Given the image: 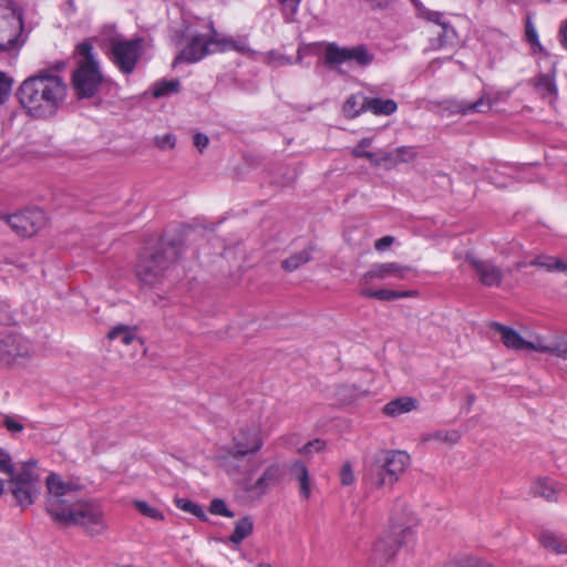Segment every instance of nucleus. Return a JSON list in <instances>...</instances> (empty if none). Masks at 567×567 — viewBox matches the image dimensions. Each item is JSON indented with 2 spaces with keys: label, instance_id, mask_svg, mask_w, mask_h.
<instances>
[{
  "label": "nucleus",
  "instance_id": "obj_1",
  "mask_svg": "<svg viewBox=\"0 0 567 567\" xmlns=\"http://www.w3.org/2000/svg\"><path fill=\"white\" fill-rule=\"evenodd\" d=\"M54 70H41L24 79L17 89V99L24 114L35 121L54 118L65 104L68 83Z\"/></svg>",
  "mask_w": 567,
  "mask_h": 567
},
{
  "label": "nucleus",
  "instance_id": "obj_2",
  "mask_svg": "<svg viewBox=\"0 0 567 567\" xmlns=\"http://www.w3.org/2000/svg\"><path fill=\"white\" fill-rule=\"evenodd\" d=\"M411 463L408 452L381 449L365 461L363 482L371 488L393 487Z\"/></svg>",
  "mask_w": 567,
  "mask_h": 567
},
{
  "label": "nucleus",
  "instance_id": "obj_3",
  "mask_svg": "<svg viewBox=\"0 0 567 567\" xmlns=\"http://www.w3.org/2000/svg\"><path fill=\"white\" fill-rule=\"evenodd\" d=\"M76 53L83 58L73 71V90L79 100L95 97L103 86L118 90L115 81L104 78L93 44L89 40L76 45Z\"/></svg>",
  "mask_w": 567,
  "mask_h": 567
},
{
  "label": "nucleus",
  "instance_id": "obj_4",
  "mask_svg": "<svg viewBox=\"0 0 567 567\" xmlns=\"http://www.w3.org/2000/svg\"><path fill=\"white\" fill-rule=\"evenodd\" d=\"M181 254V246L175 241L158 239L153 246L142 249L135 266L136 277L145 285L157 284L169 266Z\"/></svg>",
  "mask_w": 567,
  "mask_h": 567
},
{
  "label": "nucleus",
  "instance_id": "obj_5",
  "mask_svg": "<svg viewBox=\"0 0 567 567\" xmlns=\"http://www.w3.org/2000/svg\"><path fill=\"white\" fill-rule=\"evenodd\" d=\"M390 522V528L378 538L369 556L370 563L378 567H383L390 561L395 556L398 549L409 543L414 536L411 525L412 517L409 513H404L400 519L392 515Z\"/></svg>",
  "mask_w": 567,
  "mask_h": 567
},
{
  "label": "nucleus",
  "instance_id": "obj_6",
  "mask_svg": "<svg viewBox=\"0 0 567 567\" xmlns=\"http://www.w3.org/2000/svg\"><path fill=\"white\" fill-rule=\"evenodd\" d=\"M227 50L243 51L244 47L238 45L234 39L219 34L210 22L209 32L207 34H193L185 48L175 58L174 64L182 62L196 63L207 54Z\"/></svg>",
  "mask_w": 567,
  "mask_h": 567
},
{
  "label": "nucleus",
  "instance_id": "obj_7",
  "mask_svg": "<svg viewBox=\"0 0 567 567\" xmlns=\"http://www.w3.org/2000/svg\"><path fill=\"white\" fill-rule=\"evenodd\" d=\"M233 446L227 447L217 456L219 466L228 474L236 475L240 473L238 461L249 454L259 452L264 445L260 431L257 427H241L237 435L233 437Z\"/></svg>",
  "mask_w": 567,
  "mask_h": 567
},
{
  "label": "nucleus",
  "instance_id": "obj_8",
  "mask_svg": "<svg viewBox=\"0 0 567 567\" xmlns=\"http://www.w3.org/2000/svg\"><path fill=\"white\" fill-rule=\"evenodd\" d=\"M45 507L53 522L68 527L71 523V484L56 473H50L45 478Z\"/></svg>",
  "mask_w": 567,
  "mask_h": 567
},
{
  "label": "nucleus",
  "instance_id": "obj_9",
  "mask_svg": "<svg viewBox=\"0 0 567 567\" xmlns=\"http://www.w3.org/2000/svg\"><path fill=\"white\" fill-rule=\"evenodd\" d=\"M42 471L38 461L29 460L21 463L20 470L10 476L11 491L20 506L27 507L34 503L40 493V480Z\"/></svg>",
  "mask_w": 567,
  "mask_h": 567
},
{
  "label": "nucleus",
  "instance_id": "obj_10",
  "mask_svg": "<svg viewBox=\"0 0 567 567\" xmlns=\"http://www.w3.org/2000/svg\"><path fill=\"white\" fill-rule=\"evenodd\" d=\"M142 52L143 40L141 38L125 40L120 34H114L107 39L105 54L120 72L125 75L134 72Z\"/></svg>",
  "mask_w": 567,
  "mask_h": 567
},
{
  "label": "nucleus",
  "instance_id": "obj_11",
  "mask_svg": "<svg viewBox=\"0 0 567 567\" xmlns=\"http://www.w3.org/2000/svg\"><path fill=\"white\" fill-rule=\"evenodd\" d=\"M373 61L374 54L369 50L367 44L340 47L336 42H328L324 47L323 63L329 68H334L346 62L367 68Z\"/></svg>",
  "mask_w": 567,
  "mask_h": 567
},
{
  "label": "nucleus",
  "instance_id": "obj_12",
  "mask_svg": "<svg viewBox=\"0 0 567 567\" xmlns=\"http://www.w3.org/2000/svg\"><path fill=\"white\" fill-rule=\"evenodd\" d=\"M73 525L91 536L101 535L109 528L103 507L94 501L73 503Z\"/></svg>",
  "mask_w": 567,
  "mask_h": 567
},
{
  "label": "nucleus",
  "instance_id": "obj_13",
  "mask_svg": "<svg viewBox=\"0 0 567 567\" xmlns=\"http://www.w3.org/2000/svg\"><path fill=\"white\" fill-rule=\"evenodd\" d=\"M19 237L30 238L42 230L48 223L47 214L38 207H28L11 215L0 216Z\"/></svg>",
  "mask_w": 567,
  "mask_h": 567
},
{
  "label": "nucleus",
  "instance_id": "obj_14",
  "mask_svg": "<svg viewBox=\"0 0 567 567\" xmlns=\"http://www.w3.org/2000/svg\"><path fill=\"white\" fill-rule=\"evenodd\" d=\"M23 29L21 13L14 9L0 10V51H9L19 47L18 40Z\"/></svg>",
  "mask_w": 567,
  "mask_h": 567
},
{
  "label": "nucleus",
  "instance_id": "obj_15",
  "mask_svg": "<svg viewBox=\"0 0 567 567\" xmlns=\"http://www.w3.org/2000/svg\"><path fill=\"white\" fill-rule=\"evenodd\" d=\"M32 343L21 334H8L2 361L8 364H22L33 354Z\"/></svg>",
  "mask_w": 567,
  "mask_h": 567
},
{
  "label": "nucleus",
  "instance_id": "obj_16",
  "mask_svg": "<svg viewBox=\"0 0 567 567\" xmlns=\"http://www.w3.org/2000/svg\"><path fill=\"white\" fill-rule=\"evenodd\" d=\"M466 261L471 265L483 286L499 287L502 285L504 278L503 270L492 260L466 256Z\"/></svg>",
  "mask_w": 567,
  "mask_h": 567
},
{
  "label": "nucleus",
  "instance_id": "obj_17",
  "mask_svg": "<svg viewBox=\"0 0 567 567\" xmlns=\"http://www.w3.org/2000/svg\"><path fill=\"white\" fill-rule=\"evenodd\" d=\"M412 271L409 266H403L398 262H383L374 264L360 279V285L369 286L375 279H386L393 277L396 279H406L408 275Z\"/></svg>",
  "mask_w": 567,
  "mask_h": 567
},
{
  "label": "nucleus",
  "instance_id": "obj_18",
  "mask_svg": "<svg viewBox=\"0 0 567 567\" xmlns=\"http://www.w3.org/2000/svg\"><path fill=\"white\" fill-rule=\"evenodd\" d=\"M528 168H530V166L519 168L514 165L502 164L489 173L488 179L497 187H507L512 181L534 182V179L526 174V169Z\"/></svg>",
  "mask_w": 567,
  "mask_h": 567
},
{
  "label": "nucleus",
  "instance_id": "obj_19",
  "mask_svg": "<svg viewBox=\"0 0 567 567\" xmlns=\"http://www.w3.org/2000/svg\"><path fill=\"white\" fill-rule=\"evenodd\" d=\"M489 327L501 333L503 343L514 350H535L537 351L538 346L525 340L517 331L504 326L499 322L493 321Z\"/></svg>",
  "mask_w": 567,
  "mask_h": 567
},
{
  "label": "nucleus",
  "instance_id": "obj_20",
  "mask_svg": "<svg viewBox=\"0 0 567 567\" xmlns=\"http://www.w3.org/2000/svg\"><path fill=\"white\" fill-rule=\"evenodd\" d=\"M359 293L361 297L372 298V299H377L380 301H392V300H396L400 298H411V297L417 296L416 290H404V291L392 290V289L374 290V289L368 288V286H364V288H362Z\"/></svg>",
  "mask_w": 567,
  "mask_h": 567
},
{
  "label": "nucleus",
  "instance_id": "obj_21",
  "mask_svg": "<svg viewBox=\"0 0 567 567\" xmlns=\"http://www.w3.org/2000/svg\"><path fill=\"white\" fill-rule=\"evenodd\" d=\"M559 492L558 484L549 477H538L532 486L534 496L543 497L548 502H556Z\"/></svg>",
  "mask_w": 567,
  "mask_h": 567
},
{
  "label": "nucleus",
  "instance_id": "obj_22",
  "mask_svg": "<svg viewBox=\"0 0 567 567\" xmlns=\"http://www.w3.org/2000/svg\"><path fill=\"white\" fill-rule=\"evenodd\" d=\"M279 467L277 465L268 466L261 476L252 484L245 487L247 492L265 494L269 487L277 482Z\"/></svg>",
  "mask_w": 567,
  "mask_h": 567
},
{
  "label": "nucleus",
  "instance_id": "obj_23",
  "mask_svg": "<svg viewBox=\"0 0 567 567\" xmlns=\"http://www.w3.org/2000/svg\"><path fill=\"white\" fill-rule=\"evenodd\" d=\"M538 540L547 550L557 555L567 554V539L549 529L542 530L538 535Z\"/></svg>",
  "mask_w": 567,
  "mask_h": 567
},
{
  "label": "nucleus",
  "instance_id": "obj_24",
  "mask_svg": "<svg viewBox=\"0 0 567 567\" xmlns=\"http://www.w3.org/2000/svg\"><path fill=\"white\" fill-rule=\"evenodd\" d=\"M291 474L299 484V493L301 498L309 499L311 496V485L309 471L306 464L301 461H296L291 465Z\"/></svg>",
  "mask_w": 567,
  "mask_h": 567
},
{
  "label": "nucleus",
  "instance_id": "obj_25",
  "mask_svg": "<svg viewBox=\"0 0 567 567\" xmlns=\"http://www.w3.org/2000/svg\"><path fill=\"white\" fill-rule=\"evenodd\" d=\"M365 112L374 115H392L398 110V104L392 99L364 97Z\"/></svg>",
  "mask_w": 567,
  "mask_h": 567
},
{
  "label": "nucleus",
  "instance_id": "obj_26",
  "mask_svg": "<svg viewBox=\"0 0 567 567\" xmlns=\"http://www.w3.org/2000/svg\"><path fill=\"white\" fill-rule=\"evenodd\" d=\"M417 408V400L411 396H402L388 402L383 412L389 416H399Z\"/></svg>",
  "mask_w": 567,
  "mask_h": 567
},
{
  "label": "nucleus",
  "instance_id": "obj_27",
  "mask_svg": "<svg viewBox=\"0 0 567 567\" xmlns=\"http://www.w3.org/2000/svg\"><path fill=\"white\" fill-rule=\"evenodd\" d=\"M534 86L542 97H556L558 93L555 72L542 73L534 80Z\"/></svg>",
  "mask_w": 567,
  "mask_h": 567
},
{
  "label": "nucleus",
  "instance_id": "obj_28",
  "mask_svg": "<svg viewBox=\"0 0 567 567\" xmlns=\"http://www.w3.org/2000/svg\"><path fill=\"white\" fill-rule=\"evenodd\" d=\"M254 532V520L250 516H244L235 523V528L230 536L228 537V542L235 546H238L243 543L244 539L249 537Z\"/></svg>",
  "mask_w": 567,
  "mask_h": 567
},
{
  "label": "nucleus",
  "instance_id": "obj_29",
  "mask_svg": "<svg viewBox=\"0 0 567 567\" xmlns=\"http://www.w3.org/2000/svg\"><path fill=\"white\" fill-rule=\"evenodd\" d=\"M535 266L545 268L547 271L567 272V264L551 256H538L528 264H518L517 267Z\"/></svg>",
  "mask_w": 567,
  "mask_h": 567
},
{
  "label": "nucleus",
  "instance_id": "obj_30",
  "mask_svg": "<svg viewBox=\"0 0 567 567\" xmlns=\"http://www.w3.org/2000/svg\"><path fill=\"white\" fill-rule=\"evenodd\" d=\"M312 251H313V246L309 245L303 250L291 255L290 257L286 258L281 262L282 269L286 271H289V272L295 271L300 266H302L311 260Z\"/></svg>",
  "mask_w": 567,
  "mask_h": 567
},
{
  "label": "nucleus",
  "instance_id": "obj_31",
  "mask_svg": "<svg viewBox=\"0 0 567 567\" xmlns=\"http://www.w3.org/2000/svg\"><path fill=\"white\" fill-rule=\"evenodd\" d=\"M181 91V81L178 79L159 80L153 84L152 94L156 99L176 94Z\"/></svg>",
  "mask_w": 567,
  "mask_h": 567
},
{
  "label": "nucleus",
  "instance_id": "obj_32",
  "mask_svg": "<svg viewBox=\"0 0 567 567\" xmlns=\"http://www.w3.org/2000/svg\"><path fill=\"white\" fill-rule=\"evenodd\" d=\"M444 567H494L491 563L468 554L455 556Z\"/></svg>",
  "mask_w": 567,
  "mask_h": 567
},
{
  "label": "nucleus",
  "instance_id": "obj_33",
  "mask_svg": "<svg viewBox=\"0 0 567 567\" xmlns=\"http://www.w3.org/2000/svg\"><path fill=\"white\" fill-rule=\"evenodd\" d=\"M364 97L362 94L350 95L342 107L346 117L354 118L365 112Z\"/></svg>",
  "mask_w": 567,
  "mask_h": 567
},
{
  "label": "nucleus",
  "instance_id": "obj_34",
  "mask_svg": "<svg viewBox=\"0 0 567 567\" xmlns=\"http://www.w3.org/2000/svg\"><path fill=\"white\" fill-rule=\"evenodd\" d=\"M107 339H120L123 344L130 346L136 339V328L126 324L114 326L107 332Z\"/></svg>",
  "mask_w": 567,
  "mask_h": 567
},
{
  "label": "nucleus",
  "instance_id": "obj_35",
  "mask_svg": "<svg viewBox=\"0 0 567 567\" xmlns=\"http://www.w3.org/2000/svg\"><path fill=\"white\" fill-rule=\"evenodd\" d=\"M460 439L461 434L456 430H439L432 433H426L422 437L423 442L440 441L447 443L450 445L456 444L460 441Z\"/></svg>",
  "mask_w": 567,
  "mask_h": 567
},
{
  "label": "nucleus",
  "instance_id": "obj_36",
  "mask_svg": "<svg viewBox=\"0 0 567 567\" xmlns=\"http://www.w3.org/2000/svg\"><path fill=\"white\" fill-rule=\"evenodd\" d=\"M537 351L567 360V338L560 339L551 344H538Z\"/></svg>",
  "mask_w": 567,
  "mask_h": 567
},
{
  "label": "nucleus",
  "instance_id": "obj_37",
  "mask_svg": "<svg viewBox=\"0 0 567 567\" xmlns=\"http://www.w3.org/2000/svg\"><path fill=\"white\" fill-rule=\"evenodd\" d=\"M492 109V103L488 97L482 96L477 101L470 103L464 102L461 106V112L466 114H473V113H486Z\"/></svg>",
  "mask_w": 567,
  "mask_h": 567
},
{
  "label": "nucleus",
  "instance_id": "obj_38",
  "mask_svg": "<svg viewBox=\"0 0 567 567\" xmlns=\"http://www.w3.org/2000/svg\"><path fill=\"white\" fill-rule=\"evenodd\" d=\"M175 504L179 509L194 515L195 517L203 522L207 519L203 507L188 498H178L176 499Z\"/></svg>",
  "mask_w": 567,
  "mask_h": 567
},
{
  "label": "nucleus",
  "instance_id": "obj_39",
  "mask_svg": "<svg viewBox=\"0 0 567 567\" xmlns=\"http://www.w3.org/2000/svg\"><path fill=\"white\" fill-rule=\"evenodd\" d=\"M455 37L456 32L454 28L451 24H444V27H442V31L434 40H432V48L439 50L449 43H452Z\"/></svg>",
  "mask_w": 567,
  "mask_h": 567
},
{
  "label": "nucleus",
  "instance_id": "obj_40",
  "mask_svg": "<svg viewBox=\"0 0 567 567\" xmlns=\"http://www.w3.org/2000/svg\"><path fill=\"white\" fill-rule=\"evenodd\" d=\"M134 507L145 517L154 520H163L164 514L156 507L151 506L147 502L135 499L133 501Z\"/></svg>",
  "mask_w": 567,
  "mask_h": 567
},
{
  "label": "nucleus",
  "instance_id": "obj_41",
  "mask_svg": "<svg viewBox=\"0 0 567 567\" xmlns=\"http://www.w3.org/2000/svg\"><path fill=\"white\" fill-rule=\"evenodd\" d=\"M352 155L357 158H367L374 165H381L382 162H393L394 154L393 153H383L380 157L372 152L369 151H352Z\"/></svg>",
  "mask_w": 567,
  "mask_h": 567
},
{
  "label": "nucleus",
  "instance_id": "obj_42",
  "mask_svg": "<svg viewBox=\"0 0 567 567\" xmlns=\"http://www.w3.org/2000/svg\"><path fill=\"white\" fill-rule=\"evenodd\" d=\"M286 22L295 21L301 0H277Z\"/></svg>",
  "mask_w": 567,
  "mask_h": 567
},
{
  "label": "nucleus",
  "instance_id": "obj_43",
  "mask_svg": "<svg viewBox=\"0 0 567 567\" xmlns=\"http://www.w3.org/2000/svg\"><path fill=\"white\" fill-rule=\"evenodd\" d=\"M525 38L526 41L532 45L534 50L542 49L539 38L536 31V28L532 21V18L528 16L525 21Z\"/></svg>",
  "mask_w": 567,
  "mask_h": 567
},
{
  "label": "nucleus",
  "instance_id": "obj_44",
  "mask_svg": "<svg viewBox=\"0 0 567 567\" xmlns=\"http://www.w3.org/2000/svg\"><path fill=\"white\" fill-rule=\"evenodd\" d=\"M208 511L213 515H219L229 518L235 516V513L227 507L225 501L221 498H214L209 504Z\"/></svg>",
  "mask_w": 567,
  "mask_h": 567
},
{
  "label": "nucleus",
  "instance_id": "obj_45",
  "mask_svg": "<svg viewBox=\"0 0 567 567\" xmlns=\"http://www.w3.org/2000/svg\"><path fill=\"white\" fill-rule=\"evenodd\" d=\"M339 476L342 486H350L354 483L355 476L352 470L351 462L347 461L342 464L339 472Z\"/></svg>",
  "mask_w": 567,
  "mask_h": 567
},
{
  "label": "nucleus",
  "instance_id": "obj_46",
  "mask_svg": "<svg viewBox=\"0 0 567 567\" xmlns=\"http://www.w3.org/2000/svg\"><path fill=\"white\" fill-rule=\"evenodd\" d=\"M14 464L8 452L0 449V473L10 477L13 474Z\"/></svg>",
  "mask_w": 567,
  "mask_h": 567
},
{
  "label": "nucleus",
  "instance_id": "obj_47",
  "mask_svg": "<svg viewBox=\"0 0 567 567\" xmlns=\"http://www.w3.org/2000/svg\"><path fill=\"white\" fill-rule=\"evenodd\" d=\"M12 81L4 73L0 72V105L3 104L11 92Z\"/></svg>",
  "mask_w": 567,
  "mask_h": 567
},
{
  "label": "nucleus",
  "instance_id": "obj_48",
  "mask_svg": "<svg viewBox=\"0 0 567 567\" xmlns=\"http://www.w3.org/2000/svg\"><path fill=\"white\" fill-rule=\"evenodd\" d=\"M326 447V442L320 439H316L313 441L308 442L306 445H303L299 453L303 455H311L313 452H321Z\"/></svg>",
  "mask_w": 567,
  "mask_h": 567
},
{
  "label": "nucleus",
  "instance_id": "obj_49",
  "mask_svg": "<svg viewBox=\"0 0 567 567\" xmlns=\"http://www.w3.org/2000/svg\"><path fill=\"white\" fill-rule=\"evenodd\" d=\"M395 157L400 162L406 163L416 157V152L412 146H400L395 150Z\"/></svg>",
  "mask_w": 567,
  "mask_h": 567
},
{
  "label": "nucleus",
  "instance_id": "obj_50",
  "mask_svg": "<svg viewBox=\"0 0 567 567\" xmlns=\"http://www.w3.org/2000/svg\"><path fill=\"white\" fill-rule=\"evenodd\" d=\"M2 424L12 434L20 433L24 429V425L12 416H4Z\"/></svg>",
  "mask_w": 567,
  "mask_h": 567
},
{
  "label": "nucleus",
  "instance_id": "obj_51",
  "mask_svg": "<svg viewBox=\"0 0 567 567\" xmlns=\"http://www.w3.org/2000/svg\"><path fill=\"white\" fill-rule=\"evenodd\" d=\"M155 144L162 150L173 148L176 144V137L173 134H165L155 138Z\"/></svg>",
  "mask_w": 567,
  "mask_h": 567
},
{
  "label": "nucleus",
  "instance_id": "obj_52",
  "mask_svg": "<svg viewBox=\"0 0 567 567\" xmlns=\"http://www.w3.org/2000/svg\"><path fill=\"white\" fill-rule=\"evenodd\" d=\"M425 18L429 21L440 25L441 28L444 27V24H451L450 22L444 20L443 13L439 11H427Z\"/></svg>",
  "mask_w": 567,
  "mask_h": 567
},
{
  "label": "nucleus",
  "instance_id": "obj_53",
  "mask_svg": "<svg viewBox=\"0 0 567 567\" xmlns=\"http://www.w3.org/2000/svg\"><path fill=\"white\" fill-rule=\"evenodd\" d=\"M209 138L207 135L203 133H196L194 135V145L197 147V150L203 153V151L208 146Z\"/></svg>",
  "mask_w": 567,
  "mask_h": 567
},
{
  "label": "nucleus",
  "instance_id": "obj_54",
  "mask_svg": "<svg viewBox=\"0 0 567 567\" xmlns=\"http://www.w3.org/2000/svg\"><path fill=\"white\" fill-rule=\"evenodd\" d=\"M394 241V238L392 236H383L380 239L375 240L374 248L379 251L385 250L388 247H390Z\"/></svg>",
  "mask_w": 567,
  "mask_h": 567
},
{
  "label": "nucleus",
  "instance_id": "obj_55",
  "mask_svg": "<svg viewBox=\"0 0 567 567\" xmlns=\"http://www.w3.org/2000/svg\"><path fill=\"white\" fill-rule=\"evenodd\" d=\"M9 320V305L7 301L0 300V323H7Z\"/></svg>",
  "mask_w": 567,
  "mask_h": 567
},
{
  "label": "nucleus",
  "instance_id": "obj_56",
  "mask_svg": "<svg viewBox=\"0 0 567 567\" xmlns=\"http://www.w3.org/2000/svg\"><path fill=\"white\" fill-rule=\"evenodd\" d=\"M559 35L561 45L567 49V20L560 27Z\"/></svg>",
  "mask_w": 567,
  "mask_h": 567
},
{
  "label": "nucleus",
  "instance_id": "obj_57",
  "mask_svg": "<svg viewBox=\"0 0 567 567\" xmlns=\"http://www.w3.org/2000/svg\"><path fill=\"white\" fill-rule=\"evenodd\" d=\"M372 143V140L369 137L362 138L355 147L352 148V151H365L364 148L370 146Z\"/></svg>",
  "mask_w": 567,
  "mask_h": 567
},
{
  "label": "nucleus",
  "instance_id": "obj_58",
  "mask_svg": "<svg viewBox=\"0 0 567 567\" xmlns=\"http://www.w3.org/2000/svg\"><path fill=\"white\" fill-rule=\"evenodd\" d=\"M9 333H0V361L3 359L4 342Z\"/></svg>",
  "mask_w": 567,
  "mask_h": 567
},
{
  "label": "nucleus",
  "instance_id": "obj_59",
  "mask_svg": "<svg viewBox=\"0 0 567 567\" xmlns=\"http://www.w3.org/2000/svg\"><path fill=\"white\" fill-rule=\"evenodd\" d=\"M3 487H4V482L2 478H0V495L2 494L3 492Z\"/></svg>",
  "mask_w": 567,
  "mask_h": 567
},
{
  "label": "nucleus",
  "instance_id": "obj_60",
  "mask_svg": "<svg viewBox=\"0 0 567 567\" xmlns=\"http://www.w3.org/2000/svg\"><path fill=\"white\" fill-rule=\"evenodd\" d=\"M398 503H399V504H398L399 506H401V507H405V504H404V503H402V502H400V501H399Z\"/></svg>",
  "mask_w": 567,
  "mask_h": 567
},
{
  "label": "nucleus",
  "instance_id": "obj_61",
  "mask_svg": "<svg viewBox=\"0 0 567 567\" xmlns=\"http://www.w3.org/2000/svg\"><path fill=\"white\" fill-rule=\"evenodd\" d=\"M470 401L473 402L474 401V395H471L470 396Z\"/></svg>",
  "mask_w": 567,
  "mask_h": 567
}]
</instances>
